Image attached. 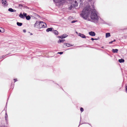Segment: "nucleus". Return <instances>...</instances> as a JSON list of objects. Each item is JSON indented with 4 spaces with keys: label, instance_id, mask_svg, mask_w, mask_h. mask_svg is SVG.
Listing matches in <instances>:
<instances>
[{
    "label": "nucleus",
    "instance_id": "obj_18",
    "mask_svg": "<svg viewBox=\"0 0 127 127\" xmlns=\"http://www.w3.org/2000/svg\"><path fill=\"white\" fill-rule=\"evenodd\" d=\"M65 45L67 47L72 46H73V45H71L69 43H65Z\"/></svg>",
    "mask_w": 127,
    "mask_h": 127
},
{
    "label": "nucleus",
    "instance_id": "obj_29",
    "mask_svg": "<svg viewBox=\"0 0 127 127\" xmlns=\"http://www.w3.org/2000/svg\"><path fill=\"white\" fill-rule=\"evenodd\" d=\"M14 80L15 81V82L17 81V79H15Z\"/></svg>",
    "mask_w": 127,
    "mask_h": 127
},
{
    "label": "nucleus",
    "instance_id": "obj_2",
    "mask_svg": "<svg viewBox=\"0 0 127 127\" xmlns=\"http://www.w3.org/2000/svg\"><path fill=\"white\" fill-rule=\"evenodd\" d=\"M34 26L35 27L39 29L46 28L47 27L46 24L43 22L37 21L34 24Z\"/></svg>",
    "mask_w": 127,
    "mask_h": 127
},
{
    "label": "nucleus",
    "instance_id": "obj_28",
    "mask_svg": "<svg viewBox=\"0 0 127 127\" xmlns=\"http://www.w3.org/2000/svg\"><path fill=\"white\" fill-rule=\"evenodd\" d=\"M113 42V41H112L111 42H109V43L110 44H111Z\"/></svg>",
    "mask_w": 127,
    "mask_h": 127
},
{
    "label": "nucleus",
    "instance_id": "obj_3",
    "mask_svg": "<svg viewBox=\"0 0 127 127\" xmlns=\"http://www.w3.org/2000/svg\"><path fill=\"white\" fill-rule=\"evenodd\" d=\"M78 3L81 4L82 3V2L81 0H73L71 7H73L77 6Z\"/></svg>",
    "mask_w": 127,
    "mask_h": 127
},
{
    "label": "nucleus",
    "instance_id": "obj_26",
    "mask_svg": "<svg viewBox=\"0 0 127 127\" xmlns=\"http://www.w3.org/2000/svg\"><path fill=\"white\" fill-rule=\"evenodd\" d=\"M23 6V5L21 4H19V7H22Z\"/></svg>",
    "mask_w": 127,
    "mask_h": 127
},
{
    "label": "nucleus",
    "instance_id": "obj_21",
    "mask_svg": "<svg viewBox=\"0 0 127 127\" xmlns=\"http://www.w3.org/2000/svg\"><path fill=\"white\" fill-rule=\"evenodd\" d=\"M7 117H8V116H7V113L6 112L5 113V120H7Z\"/></svg>",
    "mask_w": 127,
    "mask_h": 127
},
{
    "label": "nucleus",
    "instance_id": "obj_23",
    "mask_svg": "<svg viewBox=\"0 0 127 127\" xmlns=\"http://www.w3.org/2000/svg\"><path fill=\"white\" fill-rule=\"evenodd\" d=\"M80 110L81 112H83L84 111L83 109L81 107L80 108Z\"/></svg>",
    "mask_w": 127,
    "mask_h": 127
},
{
    "label": "nucleus",
    "instance_id": "obj_25",
    "mask_svg": "<svg viewBox=\"0 0 127 127\" xmlns=\"http://www.w3.org/2000/svg\"><path fill=\"white\" fill-rule=\"evenodd\" d=\"M77 21H75V20H73V21H72L71 22V23H74L75 22H76Z\"/></svg>",
    "mask_w": 127,
    "mask_h": 127
},
{
    "label": "nucleus",
    "instance_id": "obj_4",
    "mask_svg": "<svg viewBox=\"0 0 127 127\" xmlns=\"http://www.w3.org/2000/svg\"><path fill=\"white\" fill-rule=\"evenodd\" d=\"M53 1L56 3V5L58 6H61L63 3L67 2L66 0H53Z\"/></svg>",
    "mask_w": 127,
    "mask_h": 127
},
{
    "label": "nucleus",
    "instance_id": "obj_1",
    "mask_svg": "<svg viewBox=\"0 0 127 127\" xmlns=\"http://www.w3.org/2000/svg\"><path fill=\"white\" fill-rule=\"evenodd\" d=\"M90 7L89 5H87L86 7L83 9L81 15L84 18L86 19H87L89 15L91 13L90 17L91 18V21L97 23L98 22L99 18L95 10H91Z\"/></svg>",
    "mask_w": 127,
    "mask_h": 127
},
{
    "label": "nucleus",
    "instance_id": "obj_15",
    "mask_svg": "<svg viewBox=\"0 0 127 127\" xmlns=\"http://www.w3.org/2000/svg\"><path fill=\"white\" fill-rule=\"evenodd\" d=\"M106 37L107 38L110 36V33H106Z\"/></svg>",
    "mask_w": 127,
    "mask_h": 127
},
{
    "label": "nucleus",
    "instance_id": "obj_35",
    "mask_svg": "<svg viewBox=\"0 0 127 127\" xmlns=\"http://www.w3.org/2000/svg\"><path fill=\"white\" fill-rule=\"evenodd\" d=\"M76 33H77V34H78V32H76Z\"/></svg>",
    "mask_w": 127,
    "mask_h": 127
},
{
    "label": "nucleus",
    "instance_id": "obj_16",
    "mask_svg": "<svg viewBox=\"0 0 127 127\" xmlns=\"http://www.w3.org/2000/svg\"><path fill=\"white\" fill-rule=\"evenodd\" d=\"M65 41L64 39H60L59 40L58 42L59 43H61V42H63Z\"/></svg>",
    "mask_w": 127,
    "mask_h": 127
},
{
    "label": "nucleus",
    "instance_id": "obj_34",
    "mask_svg": "<svg viewBox=\"0 0 127 127\" xmlns=\"http://www.w3.org/2000/svg\"><path fill=\"white\" fill-rule=\"evenodd\" d=\"M116 41V40L114 39L113 41V42H115V41Z\"/></svg>",
    "mask_w": 127,
    "mask_h": 127
},
{
    "label": "nucleus",
    "instance_id": "obj_36",
    "mask_svg": "<svg viewBox=\"0 0 127 127\" xmlns=\"http://www.w3.org/2000/svg\"><path fill=\"white\" fill-rule=\"evenodd\" d=\"M92 0H89V1H91Z\"/></svg>",
    "mask_w": 127,
    "mask_h": 127
},
{
    "label": "nucleus",
    "instance_id": "obj_22",
    "mask_svg": "<svg viewBox=\"0 0 127 127\" xmlns=\"http://www.w3.org/2000/svg\"><path fill=\"white\" fill-rule=\"evenodd\" d=\"M23 15L25 17H26L27 16V14L26 13H23Z\"/></svg>",
    "mask_w": 127,
    "mask_h": 127
},
{
    "label": "nucleus",
    "instance_id": "obj_10",
    "mask_svg": "<svg viewBox=\"0 0 127 127\" xmlns=\"http://www.w3.org/2000/svg\"><path fill=\"white\" fill-rule=\"evenodd\" d=\"M8 10L9 11L11 12H15L16 11L15 10L11 8H9L8 9Z\"/></svg>",
    "mask_w": 127,
    "mask_h": 127
},
{
    "label": "nucleus",
    "instance_id": "obj_17",
    "mask_svg": "<svg viewBox=\"0 0 127 127\" xmlns=\"http://www.w3.org/2000/svg\"><path fill=\"white\" fill-rule=\"evenodd\" d=\"M119 62L120 63H123L124 62V60L122 59H121L119 60Z\"/></svg>",
    "mask_w": 127,
    "mask_h": 127
},
{
    "label": "nucleus",
    "instance_id": "obj_38",
    "mask_svg": "<svg viewBox=\"0 0 127 127\" xmlns=\"http://www.w3.org/2000/svg\"><path fill=\"white\" fill-rule=\"evenodd\" d=\"M66 0V1H67V0Z\"/></svg>",
    "mask_w": 127,
    "mask_h": 127
},
{
    "label": "nucleus",
    "instance_id": "obj_14",
    "mask_svg": "<svg viewBox=\"0 0 127 127\" xmlns=\"http://www.w3.org/2000/svg\"><path fill=\"white\" fill-rule=\"evenodd\" d=\"M53 32L55 35H58V32L57 30H53Z\"/></svg>",
    "mask_w": 127,
    "mask_h": 127
},
{
    "label": "nucleus",
    "instance_id": "obj_13",
    "mask_svg": "<svg viewBox=\"0 0 127 127\" xmlns=\"http://www.w3.org/2000/svg\"><path fill=\"white\" fill-rule=\"evenodd\" d=\"M19 16L21 18H22L23 19L25 18L24 16L21 13L20 14H19Z\"/></svg>",
    "mask_w": 127,
    "mask_h": 127
},
{
    "label": "nucleus",
    "instance_id": "obj_30",
    "mask_svg": "<svg viewBox=\"0 0 127 127\" xmlns=\"http://www.w3.org/2000/svg\"><path fill=\"white\" fill-rule=\"evenodd\" d=\"M23 31L24 32H26V30H23Z\"/></svg>",
    "mask_w": 127,
    "mask_h": 127
},
{
    "label": "nucleus",
    "instance_id": "obj_19",
    "mask_svg": "<svg viewBox=\"0 0 127 127\" xmlns=\"http://www.w3.org/2000/svg\"><path fill=\"white\" fill-rule=\"evenodd\" d=\"M17 25L18 26H21L22 25V23H21L17 22Z\"/></svg>",
    "mask_w": 127,
    "mask_h": 127
},
{
    "label": "nucleus",
    "instance_id": "obj_37",
    "mask_svg": "<svg viewBox=\"0 0 127 127\" xmlns=\"http://www.w3.org/2000/svg\"><path fill=\"white\" fill-rule=\"evenodd\" d=\"M101 48H104V47H101Z\"/></svg>",
    "mask_w": 127,
    "mask_h": 127
},
{
    "label": "nucleus",
    "instance_id": "obj_33",
    "mask_svg": "<svg viewBox=\"0 0 127 127\" xmlns=\"http://www.w3.org/2000/svg\"><path fill=\"white\" fill-rule=\"evenodd\" d=\"M98 40V39L97 38H95L94 39V40Z\"/></svg>",
    "mask_w": 127,
    "mask_h": 127
},
{
    "label": "nucleus",
    "instance_id": "obj_27",
    "mask_svg": "<svg viewBox=\"0 0 127 127\" xmlns=\"http://www.w3.org/2000/svg\"><path fill=\"white\" fill-rule=\"evenodd\" d=\"M126 91L127 93V85L126 86Z\"/></svg>",
    "mask_w": 127,
    "mask_h": 127
},
{
    "label": "nucleus",
    "instance_id": "obj_12",
    "mask_svg": "<svg viewBox=\"0 0 127 127\" xmlns=\"http://www.w3.org/2000/svg\"><path fill=\"white\" fill-rule=\"evenodd\" d=\"M4 32V29L0 27V32L1 33H3Z\"/></svg>",
    "mask_w": 127,
    "mask_h": 127
},
{
    "label": "nucleus",
    "instance_id": "obj_24",
    "mask_svg": "<svg viewBox=\"0 0 127 127\" xmlns=\"http://www.w3.org/2000/svg\"><path fill=\"white\" fill-rule=\"evenodd\" d=\"M63 53V52H58V53L60 54H62Z\"/></svg>",
    "mask_w": 127,
    "mask_h": 127
},
{
    "label": "nucleus",
    "instance_id": "obj_6",
    "mask_svg": "<svg viewBox=\"0 0 127 127\" xmlns=\"http://www.w3.org/2000/svg\"><path fill=\"white\" fill-rule=\"evenodd\" d=\"M78 35L83 38H86V37L84 35L81 33H79Z\"/></svg>",
    "mask_w": 127,
    "mask_h": 127
},
{
    "label": "nucleus",
    "instance_id": "obj_11",
    "mask_svg": "<svg viewBox=\"0 0 127 127\" xmlns=\"http://www.w3.org/2000/svg\"><path fill=\"white\" fill-rule=\"evenodd\" d=\"M118 49H113L112 50V52L114 53H117L118 52Z\"/></svg>",
    "mask_w": 127,
    "mask_h": 127
},
{
    "label": "nucleus",
    "instance_id": "obj_5",
    "mask_svg": "<svg viewBox=\"0 0 127 127\" xmlns=\"http://www.w3.org/2000/svg\"><path fill=\"white\" fill-rule=\"evenodd\" d=\"M2 3L3 5V6H6L8 5V4L7 3L6 0H2Z\"/></svg>",
    "mask_w": 127,
    "mask_h": 127
},
{
    "label": "nucleus",
    "instance_id": "obj_7",
    "mask_svg": "<svg viewBox=\"0 0 127 127\" xmlns=\"http://www.w3.org/2000/svg\"><path fill=\"white\" fill-rule=\"evenodd\" d=\"M68 35L66 34H64L62 35H61V36H60L59 37L61 38H65L68 36Z\"/></svg>",
    "mask_w": 127,
    "mask_h": 127
},
{
    "label": "nucleus",
    "instance_id": "obj_31",
    "mask_svg": "<svg viewBox=\"0 0 127 127\" xmlns=\"http://www.w3.org/2000/svg\"><path fill=\"white\" fill-rule=\"evenodd\" d=\"M91 39L92 40H94V39L93 38H92Z\"/></svg>",
    "mask_w": 127,
    "mask_h": 127
},
{
    "label": "nucleus",
    "instance_id": "obj_32",
    "mask_svg": "<svg viewBox=\"0 0 127 127\" xmlns=\"http://www.w3.org/2000/svg\"><path fill=\"white\" fill-rule=\"evenodd\" d=\"M6 56V55H3L2 56V58H3V57H4Z\"/></svg>",
    "mask_w": 127,
    "mask_h": 127
},
{
    "label": "nucleus",
    "instance_id": "obj_8",
    "mask_svg": "<svg viewBox=\"0 0 127 127\" xmlns=\"http://www.w3.org/2000/svg\"><path fill=\"white\" fill-rule=\"evenodd\" d=\"M89 34L90 35L92 36H95V33L93 32H89Z\"/></svg>",
    "mask_w": 127,
    "mask_h": 127
},
{
    "label": "nucleus",
    "instance_id": "obj_9",
    "mask_svg": "<svg viewBox=\"0 0 127 127\" xmlns=\"http://www.w3.org/2000/svg\"><path fill=\"white\" fill-rule=\"evenodd\" d=\"M53 29V28H48L46 29V31L48 32H49V31H52Z\"/></svg>",
    "mask_w": 127,
    "mask_h": 127
},
{
    "label": "nucleus",
    "instance_id": "obj_20",
    "mask_svg": "<svg viewBox=\"0 0 127 127\" xmlns=\"http://www.w3.org/2000/svg\"><path fill=\"white\" fill-rule=\"evenodd\" d=\"M26 19H27L28 20H29L31 19V17L29 15L27 16L26 17Z\"/></svg>",
    "mask_w": 127,
    "mask_h": 127
}]
</instances>
